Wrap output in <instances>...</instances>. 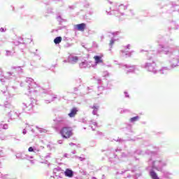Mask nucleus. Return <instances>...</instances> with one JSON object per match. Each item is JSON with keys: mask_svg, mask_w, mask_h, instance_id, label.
Returning a JSON list of instances; mask_svg holds the SVG:
<instances>
[{"mask_svg": "<svg viewBox=\"0 0 179 179\" xmlns=\"http://www.w3.org/2000/svg\"><path fill=\"white\" fill-rule=\"evenodd\" d=\"M15 156H16V159H20V160H24V159L29 160L30 159H33L32 156L29 157V155H27L23 152L17 153V154H16Z\"/></svg>", "mask_w": 179, "mask_h": 179, "instance_id": "423d86ee", "label": "nucleus"}, {"mask_svg": "<svg viewBox=\"0 0 179 179\" xmlns=\"http://www.w3.org/2000/svg\"><path fill=\"white\" fill-rule=\"evenodd\" d=\"M110 47H111V45H113V38H111L110 41Z\"/></svg>", "mask_w": 179, "mask_h": 179, "instance_id": "f704fd0d", "label": "nucleus"}, {"mask_svg": "<svg viewBox=\"0 0 179 179\" xmlns=\"http://www.w3.org/2000/svg\"><path fill=\"white\" fill-rule=\"evenodd\" d=\"M3 94H5V96H7V99H10V97L13 96V94H10L8 92L6 91H1Z\"/></svg>", "mask_w": 179, "mask_h": 179, "instance_id": "6ab92c4d", "label": "nucleus"}, {"mask_svg": "<svg viewBox=\"0 0 179 179\" xmlns=\"http://www.w3.org/2000/svg\"><path fill=\"white\" fill-rule=\"evenodd\" d=\"M22 134H23V135H26V134H27V131H26V129H23Z\"/></svg>", "mask_w": 179, "mask_h": 179, "instance_id": "2f4dec72", "label": "nucleus"}, {"mask_svg": "<svg viewBox=\"0 0 179 179\" xmlns=\"http://www.w3.org/2000/svg\"><path fill=\"white\" fill-rule=\"evenodd\" d=\"M84 174H86V172H84Z\"/></svg>", "mask_w": 179, "mask_h": 179, "instance_id": "09e8293b", "label": "nucleus"}, {"mask_svg": "<svg viewBox=\"0 0 179 179\" xmlns=\"http://www.w3.org/2000/svg\"><path fill=\"white\" fill-rule=\"evenodd\" d=\"M94 59L95 63L92 64V68H96L99 64H103V55H96L94 57Z\"/></svg>", "mask_w": 179, "mask_h": 179, "instance_id": "20e7f679", "label": "nucleus"}, {"mask_svg": "<svg viewBox=\"0 0 179 179\" xmlns=\"http://www.w3.org/2000/svg\"><path fill=\"white\" fill-rule=\"evenodd\" d=\"M89 5H90V4L88 2H87V3L85 5L86 8H87V6H89Z\"/></svg>", "mask_w": 179, "mask_h": 179, "instance_id": "a19ab883", "label": "nucleus"}, {"mask_svg": "<svg viewBox=\"0 0 179 179\" xmlns=\"http://www.w3.org/2000/svg\"><path fill=\"white\" fill-rule=\"evenodd\" d=\"M48 99H49L45 100V103H46V104H50V103L54 101V100L57 99V96L48 95Z\"/></svg>", "mask_w": 179, "mask_h": 179, "instance_id": "ddd939ff", "label": "nucleus"}, {"mask_svg": "<svg viewBox=\"0 0 179 179\" xmlns=\"http://www.w3.org/2000/svg\"><path fill=\"white\" fill-rule=\"evenodd\" d=\"M62 41V37L57 36L54 39L55 44H59Z\"/></svg>", "mask_w": 179, "mask_h": 179, "instance_id": "f3484780", "label": "nucleus"}, {"mask_svg": "<svg viewBox=\"0 0 179 179\" xmlns=\"http://www.w3.org/2000/svg\"><path fill=\"white\" fill-rule=\"evenodd\" d=\"M75 92H78V88L74 89Z\"/></svg>", "mask_w": 179, "mask_h": 179, "instance_id": "37998d69", "label": "nucleus"}, {"mask_svg": "<svg viewBox=\"0 0 179 179\" xmlns=\"http://www.w3.org/2000/svg\"><path fill=\"white\" fill-rule=\"evenodd\" d=\"M28 152H36V149L33 147H29L28 149Z\"/></svg>", "mask_w": 179, "mask_h": 179, "instance_id": "393cba45", "label": "nucleus"}, {"mask_svg": "<svg viewBox=\"0 0 179 179\" xmlns=\"http://www.w3.org/2000/svg\"><path fill=\"white\" fill-rule=\"evenodd\" d=\"M51 178H55V179H62V178L61 176H52Z\"/></svg>", "mask_w": 179, "mask_h": 179, "instance_id": "c85d7f7f", "label": "nucleus"}, {"mask_svg": "<svg viewBox=\"0 0 179 179\" xmlns=\"http://www.w3.org/2000/svg\"><path fill=\"white\" fill-rule=\"evenodd\" d=\"M150 176L152 179H160L159 178V177L157 176V173H156V172H155L154 171H152L150 173Z\"/></svg>", "mask_w": 179, "mask_h": 179, "instance_id": "dca6fc26", "label": "nucleus"}, {"mask_svg": "<svg viewBox=\"0 0 179 179\" xmlns=\"http://www.w3.org/2000/svg\"><path fill=\"white\" fill-rule=\"evenodd\" d=\"M69 145H70V146H75V143H69Z\"/></svg>", "mask_w": 179, "mask_h": 179, "instance_id": "c9c22d12", "label": "nucleus"}, {"mask_svg": "<svg viewBox=\"0 0 179 179\" xmlns=\"http://www.w3.org/2000/svg\"><path fill=\"white\" fill-rule=\"evenodd\" d=\"M1 163H0V167H1Z\"/></svg>", "mask_w": 179, "mask_h": 179, "instance_id": "8fccbe9b", "label": "nucleus"}, {"mask_svg": "<svg viewBox=\"0 0 179 179\" xmlns=\"http://www.w3.org/2000/svg\"><path fill=\"white\" fill-rule=\"evenodd\" d=\"M80 68L83 69V68H90L93 66V64H92V62H87L85 60L84 62L80 63L79 64Z\"/></svg>", "mask_w": 179, "mask_h": 179, "instance_id": "6e6552de", "label": "nucleus"}, {"mask_svg": "<svg viewBox=\"0 0 179 179\" xmlns=\"http://www.w3.org/2000/svg\"><path fill=\"white\" fill-rule=\"evenodd\" d=\"M63 62L66 63L68 62V60H64Z\"/></svg>", "mask_w": 179, "mask_h": 179, "instance_id": "79ce46f5", "label": "nucleus"}, {"mask_svg": "<svg viewBox=\"0 0 179 179\" xmlns=\"http://www.w3.org/2000/svg\"><path fill=\"white\" fill-rule=\"evenodd\" d=\"M5 31H6V28H3V27L0 28L1 33H5Z\"/></svg>", "mask_w": 179, "mask_h": 179, "instance_id": "bb28decb", "label": "nucleus"}, {"mask_svg": "<svg viewBox=\"0 0 179 179\" xmlns=\"http://www.w3.org/2000/svg\"><path fill=\"white\" fill-rule=\"evenodd\" d=\"M78 61H79V57H78V56L71 55L68 57V62H69V64H75L78 62Z\"/></svg>", "mask_w": 179, "mask_h": 179, "instance_id": "0eeeda50", "label": "nucleus"}, {"mask_svg": "<svg viewBox=\"0 0 179 179\" xmlns=\"http://www.w3.org/2000/svg\"><path fill=\"white\" fill-rule=\"evenodd\" d=\"M6 55L7 57H10V56L13 55V52H12L11 51L7 50Z\"/></svg>", "mask_w": 179, "mask_h": 179, "instance_id": "b1692460", "label": "nucleus"}, {"mask_svg": "<svg viewBox=\"0 0 179 179\" xmlns=\"http://www.w3.org/2000/svg\"><path fill=\"white\" fill-rule=\"evenodd\" d=\"M77 113H78V108H73L71 110V112L68 114V115L69 117H70V118H73V117L76 115Z\"/></svg>", "mask_w": 179, "mask_h": 179, "instance_id": "f8f14e48", "label": "nucleus"}, {"mask_svg": "<svg viewBox=\"0 0 179 179\" xmlns=\"http://www.w3.org/2000/svg\"><path fill=\"white\" fill-rule=\"evenodd\" d=\"M60 134L64 139H69L71 136L73 135V132L72 131V128L64 127L62 128L60 130Z\"/></svg>", "mask_w": 179, "mask_h": 179, "instance_id": "7ed1b4c3", "label": "nucleus"}, {"mask_svg": "<svg viewBox=\"0 0 179 179\" xmlns=\"http://www.w3.org/2000/svg\"><path fill=\"white\" fill-rule=\"evenodd\" d=\"M71 153H72L73 155H76V150H73V152H71Z\"/></svg>", "mask_w": 179, "mask_h": 179, "instance_id": "4c0bfd02", "label": "nucleus"}, {"mask_svg": "<svg viewBox=\"0 0 179 179\" xmlns=\"http://www.w3.org/2000/svg\"><path fill=\"white\" fill-rule=\"evenodd\" d=\"M68 156H69V155H68V154H66V153L64 155V157H68Z\"/></svg>", "mask_w": 179, "mask_h": 179, "instance_id": "e433bc0d", "label": "nucleus"}, {"mask_svg": "<svg viewBox=\"0 0 179 179\" xmlns=\"http://www.w3.org/2000/svg\"><path fill=\"white\" fill-rule=\"evenodd\" d=\"M91 108L93 109V111H92L93 115H97V112L99 111V108H100V107L99 106L94 104L92 106H91Z\"/></svg>", "mask_w": 179, "mask_h": 179, "instance_id": "4468645a", "label": "nucleus"}, {"mask_svg": "<svg viewBox=\"0 0 179 179\" xmlns=\"http://www.w3.org/2000/svg\"><path fill=\"white\" fill-rule=\"evenodd\" d=\"M0 45H1V44L0 43Z\"/></svg>", "mask_w": 179, "mask_h": 179, "instance_id": "603ef678", "label": "nucleus"}, {"mask_svg": "<svg viewBox=\"0 0 179 179\" xmlns=\"http://www.w3.org/2000/svg\"><path fill=\"white\" fill-rule=\"evenodd\" d=\"M8 107H10V104L6 105V108H8Z\"/></svg>", "mask_w": 179, "mask_h": 179, "instance_id": "58836bf2", "label": "nucleus"}, {"mask_svg": "<svg viewBox=\"0 0 179 179\" xmlns=\"http://www.w3.org/2000/svg\"><path fill=\"white\" fill-rule=\"evenodd\" d=\"M20 86H26L27 87L28 92L26 93L27 96H36L38 92L43 90V88L38 86L31 78H27L24 83H20Z\"/></svg>", "mask_w": 179, "mask_h": 179, "instance_id": "f257e3e1", "label": "nucleus"}, {"mask_svg": "<svg viewBox=\"0 0 179 179\" xmlns=\"http://www.w3.org/2000/svg\"><path fill=\"white\" fill-rule=\"evenodd\" d=\"M104 87L103 86L98 87V90H103Z\"/></svg>", "mask_w": 179, "mask_h": 179, "instance_id": "7c9ffc66", "label": "nucleus"}, {"mask_svg": "<svg viewBox=\"0 0 179 179\" xmlns=\"http://www.w3.org/2000/svg\"><path fill=\"white\" fill-rule=\"evenodd\" d=\"M90 125H91V128H92V131H94V128H96V127H97V122H94V120H91ZM93 125H94V128L93 127Z\"/></svg>", "mask_w": 179, "mask_h": 179, "instance_id": "a211bd4d", "label": "nucleus"}, {"mask_svg": "<svg viewBox=\"0 0 179 179\" xmlns=\"http://www.w3.org/2000/svg\"><path fill=\"white\" fill-rule=\"evenodd\" d=\"M30 162L31 163V164H34V160H30Z\"/></svg>", "mask_w": 179, "mask_h": 179, "instance_id": "ea45409f", "label": "nucleus"}, {"mask_svg": "<svg viewBox=\"0 0 179 179\" xmlns=\"http://www.w3.org/2000/svg\"><path fill=\"white\" fill-rule=\"evenodd\" d=\"M76 27L78 30H79L80 31H83L85 29H86V24L81 23V24H77Z\"/></svg>", "mask_w": 179, "mask_h": 179, "instance_id": "2eb2a0df", "label": "nucleus"}, {"mask_svg": "<svg viewBox=\"0 0 179 179\" xmlns=\"http://www.w3.org/2000/svg\"><path fill=\"white\" fill-rule=\"evenodd\" d=\"M109 162H112V159H111V158H110V159H109Z\"/></svg>", "mask_w": 179, "mask_h": 179, "instance_id": "c03bdc74", "label": "nucleus"}, {"mask_svg": "<svg viewBox=\"0 0 179 179\" xmlns=\"http://www.w3.org/2000/svg\"><path fill=\"white\" fill-rule=\"evenodd\" d=\"M109 3L111 4V1H109Z\"/></svg>", "mask_w": 179, "mask_h": 179, "instance_id": "de8ad7c7", "label": "nucleus"}, {"mask_svg": "<svg viewBox=\"0 0 179 179\" xmlns=\"http://www.w3.org/2000/svg\"><path fill=\"white\" fill-rule=\"evenodd\" d=\"M138 120H139V116H136L130 118L129 121L130 122H136V121H138Z\"/></svg>", "mask_w": 179, "mask_h": 179, "instance_id": "412c9836", "label": "nucleus"}, {"mask_svg": "<svg viewBox=\"0 0 179 179\" xmlns=\"http://www.w3.org/2000/svg\"><path fill=\"white\" fill-rule=\"evenodd\" d=\"M57 20L59 22V23H61V20H62V18L61 17V16L59 15L57 17Z\"/></svg>", "mask_w": 179, "mask_h": 179, "instance_id": "c756f323", "label": "nucleus"}, {"mask_svg": "<svg viewBox=\"0 0 179 179\" xmlns=\"http://www.w3.org/2000/svg\"><path fill=\"white\" fill-rule=\"evenodd\" d=\"M37 103V101L34 99H31V102L30 103H22V107L23 111L24 113H31L33 111V107H34V104Z\"/></svg>", "mask_w": 179, "mask_h": 179, "instance_id": "f03ea898", "label": "nucleus"}, {"mask_svg": "<svg viewBox=\"0 0 179 179\" xmlns=\"http://www.w3.org/2000/svg\"><path fill=\"white\" fill-rule=\"evenodd\" d=\"M78 159H79L80 162H83V160H85V158H83L82 157H78Z\"/></svg>", "mask_w": 179, "mask_h": 179, "instance_id": "72a5a7b5", "label": "nucleus"}, {"mask_svg": "<svg viewBox=\"0 0 179 179\" xmlns=\"http://www.w3.org/2000/svg\"><path fill=\"white\" fill-rule=\"evenodd\" d=\"M92 179H97V178H96V177H92Z\"/></svg>", "mask_w": 179, "mask_h": 179, "instance_id": "49530a36", "label": "nucleus"}, {"mask_svg": "<svg viewBox=\"0 0 179 179\" xmlns=\"http://www.w3.org/2000/svg\"><path fill=\"white\" fill-rule=\"evenodd\" d=\"M9 117H10L11 120H16V118H19V115H20V113L19 112H10L8 113Z\"/></svg>", "mask_w": 179, "mask_h": 179, "instance_id": "9d476101", "label": "nucleus"}, {"mask_svg": "<svg viewBox=\"0 0 179 179\" xmlns=\"http://www.w3.org/2000/svg\"><path fill=\"white\" fill-rule=\"evenodd\" d=\"M6 79H16V75L15 73L7 72L5 76Z\"/></svg>", "mask_w": 179, "mask_h": 179, "instance_id": "9b49d317", "label": "nucleus"}, {"mask_svg": "<svg viewBox=\"0 0 179 179\" xmlns=\"http://www.w3.org/2000/svg\"><path fill=\"white\" fill-rule=\"evenodd\" d=\"M0 176H1V173H0Z\"/></svg>", "mask_w": 179, "mask_h": 179, "instance_id": "864d4df0", "label": "nucleus"}, {"mask_svg": "<svg viewBox=\"0 0 179 179\" xmlns=\"http://www.w3.org/2000/svg\"><path fill=\"white\" fill-rule=\"evenodd\" d=\"M8 124H0V129H8Z\"/></svg>", "mask_w": 179, "mask_h": 179, "instance_id": "4be33fe9", "label": "nucleus"}, {"mask_svg": "<svg viewBox=\"0 0 179 179\" xmlns=\"http://www.w3.org/2000/svg\"><path fill=\"white\" fill-rule=\"evenodd\" d=\"M0 152H2V148H0Z\"/></svg>", "mask_w": 179, "mask_h": 179, "instance_id": "a18cd8bd", "label": "nucleus"}, {"mask_svg": "<svg viewBox=\"0 0 179 179\" xmlns=\"http://www.w3.org/2000/svg\"><path fill=\"white\" fill-rule=\"evenodd\" d=\"M57 124H65L66 122V115H58L55 120Z\"/></svg>", "mask_w": 179, "mask_h": 179, "instance_id": "39448f33", "label": "nucleus"}, {"mask_svg": "<svg viewBox=\"0 0 179 179\" xmlns=\"http://www.w3.org/2000/svg\"><path fill=\"white\" fill-rule=\"evenodd\" d=\"M106 13L107 15H111V7H110L109 8H107Z\"/></svg>", "mask_w": 179, "mask_h": 179, "instance_id": "a878e982", "label": "nucleus"}, {"mask_svg": "<svg viewBox=\"0 0 179 179\" xmlns=\"http://www.w3.org/2000/svg\"><path fill=\"white\" fill-rule=\"evenodd\" d=\"M12 69H16V71H17L18 72H23V69H22V68H20V66H13Z\"/></svg>", "mask_w": 179, "mask_h": 179, "instance_id": "5701e85b", "label": "nucleus"}, {"mask_svg": "<svg viewBox=\"0 0 179 179\" xmlns=\"http://www.w3.org/2000/svg\"><path fill=\"white\" fill-rule=\"evenodd\" d=\"M74 172L70 169H66L64 171L65 177H68V178H72L73 177Z\"/></svg>", "mask_w": 179, "mask_h": 179, "instance_id": "1a4fd4ad", "label": "nucleus"}, {"mask_svg": "<svg viewBox=\"0 0 179 179\" xmlns=\"http://www.w3.org/2000/svg\"><path fill=\"white\" fill-rule=\"evenodd\" d=\"M94 79H95L96 80H97L99 85H100V83H101V79H100V78H96V77H94Z\"/></svg>", "mask_w": 179, "mask_h": 179, "instance_id": "cd10ccee", "label": "nucleus"}, {"mask_svg": "<svg viewBox=\"0 0 179 179\" xmlns=\"http://www.w3.org/2000/svg\"><path fill=\"white\" fill-rule=\"evenodd\" d=\"M36 129H38L39 131L40 134H45L47 132V129L40 128V127H38V126H36Z\"/></svg>", "mask_w": 179, "mask_h": 179, "instance_id": "aec40b11", "label": "nucleus"}, {"mask_svg": "<svg viewBox=\"0 0 179 179\" xmlns=\"http://www.w3.org/2000/svg\"><path fill=\"white\" fill-rule=\"evenodd\" d=\"M0 72H1V70L0 69Z\"/></svg>", "mask_w": 179, "mask_h": 179, "instance_id": "3c124183", "label": "nucleus"}, {"mask_svg": "<svg viewBox=\"0 0 179 179\" xmlns=\"http://www.w3.org/2000/svg\"><path fill=\"white\" fill-rule=\"evenodd\" d=\"M64 141H62V140H59L58 141H57V143H59V145H62V143H63Z\"/></svg>", "mask_w": 179, "mask_h": 179, "instance_id": "473e14b6", "label": "nucleus"}]
</instances>
